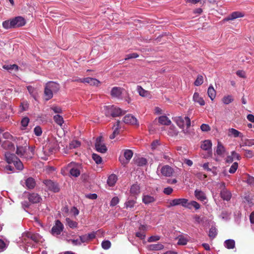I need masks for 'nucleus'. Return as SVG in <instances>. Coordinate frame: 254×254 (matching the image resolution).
<instances>
[{
	"mask_svg": "<svg viewBox=\"0 0 254 254\" xmlns=\"http://www.w3.org/2000/svg\"><path fill=\"white\" fill-rule=\"evenodd\" d=\"M187 242L188 240L186 238L181 237L179 238L178 244L179 245H185L187 244Z\"/></svg>",
	"mask_w": 254,
	"mask_h": 254,
	"instance_id": "052dcab7",
	"label": "nucleus"
},
{
	"mask_svg": "<svg viewBox=\"0 0 254 254\" xmlns=\"http://www.w3.org/2000/svg\"><path fill=\"white\" fill-rule=\"evenodd\" d=\"M53 92L46 85L45 88L44 94L46 97V100H49L53 96Z\"/></svg>",
	"mask_w": 254,
	"mask_h": 254,
	"instance_id": "f704fd0d",
	"label": "nucleus"
},
{
	"mask_svg": "<svg viewBox=\"0 0 254 254\" xmlns=\"http://www.w3.org/2000/svg\"><path fill=\"white\" fill-rule=\"evenodd\" d=\"M79 213L78 210L75 207H71V209L69 211V213L68 214V216L71 217H75Z\"/></svg>",
	"mask_w": 254,
	"mask_h": 254,
	"instance_id": "de8ad7c7",
	"label": "nucleus"
},
{
	"mask_svg": "<svg viewBox=\"0 0 254 254\" xmlns=\"http://www.w3.org/2000/svg\"><path fill=\"white\" fill-rule=\"evenodd\" d=\"M20 184L23 186H24V184H25L26 188L30 190L34 189L36 186L35 181L32 177H29L24 181H21Z\"/></svg>",
	"mask_w": 254,
	"mask_h": 254,
	"instance_id": "1a4fd4ad",
	"label": "nucleus"
},
{
	"mask_svg": "<svg viewBox=\"0 0 254 254\" xmlns=\"http://www.w3.org/2000/svg\"><path fill=\"white\" fill-rule=\"evenodd\" d=\"M101 245L103 249L108 250L111 247V243L109 241L106 240L103 241Z\"/></svg>",
	"mask_w": 254,
	"mask_h": 254,
	"instance_id": "5fc2aeb1",
	"label": "nucleus"
},
{
	"mask_svg": "<svg viewBox=\"0 0 254 254\" xmlns=\"http://www.w3.org/2000/svg\"><path fill=\"white\" fill-rule=\"evenodd\" d=\"M123 121L126 124H131L132 125H139L136 118L130 114L125 116L124 118Z\"/></svg>",
	"mask_w": 254,
	"mask_h": 254,
	"instance_id": "6e6552de",
	"label": "nucleus"
},
{
	"mask_svg": "<svg viewBox=\"0 0 254 254\" xmlns=\"http://www.w3.org/2000/svg\"><path fill=\"white\" fill-rule=\"evenodd\" d=\"M33 154L34 149L28 147L26 140H23V143L22 139L18 144L17 143V155L29 159L32 158Z\"/></svg>",
	"mask_w": 254,
	"mask_h": 254,
	"instance_id": "f257e3e1",
	"label": "nucleus"
},
{
	"mask_svg": "<svg viewBox=\"0 0 254 254\" xmlns=\"http://www.w3.org/2000/svg\"><path fill=\"white\" fill-rule=\"evenodd\" d=\"M29 107V104L26 101H24L21 103L19 106V113H22L23 111H27Z\"/></svg>",
	"mask_w": 254,
	"mask_h": 254,
	"instance_id": "4c0bfd02",
	"label": "nucleus"
},
{
	"mask_svg": "<svg viewBox=\"0 0 254 254\" xmlns=\"http://www.w3.org/2000/svg\"><path fill=\"white\" fill-rule=\"evenodd\" d=\"M26 24L25 19L22 16H17V27L23 26Z\"/></svg>",
	"mask_w": 254,
	"mask_h": 254,
	"instance_id": "c03bdc74",
	"label": "nucleus"
},
{
	"mask_svg": "<svg viewBox=\"0 0 254 254\" xmlns=\"http://www.w3.org/2000/svg\"><path fill=\"white\" fill-rule=\"evenodd\" d=\"M2 26L4 28L6 29L14 28L16 26V17L11 19L3 21Z\"/></svg>",
	"mask_w": 254,
	"mask_h": 254,
	"instance_id": "f8f14e48",
	"label": "nucleus"
},
{
	"mask_svg": "<svg viewBox=\"0 0 254 254\" xmlns=\"http://www.w3.org/2000/svg\"><path fill=\"white\" fill-rule=\"evenodd\" d=\"M244 16V13L239 11H235L230 14L227 17L224 19L225 21L233 20L237 18L242 17Z\"/></svg>",
	"mask_w": 254,
	"mask_h": 254,
	"instance_id": "2eb2a0df",
	"label": "nucleus"
},
{
	"mask_svg": "<svg viewBox=\"0 0 254 254\" xmlns=\"http://www.w3.org/2000/svg\"><path fill=\"white\" fill-rule=\"evenodd\" d=\"M77 82L87 83L91 85L98 86L100 82L95 78L91 77H86L84 78H80L76 80Z\"/></svg>",
	"mask_w": 254,
	"mask_h": 254,
	"instance_id": "0eeeda50",
	"label": "nucleus"
},
{
	"mask_svg": "<svg viewBox=\"0 0 254 254\" xmlns=\"http://www.w3.org/2000/svg\"><path fill=\"white\" fill-rule=\"evenodd\" d=\"M130 192L133 195H137L140 193V187L137 184H133L131 186Z\"/></svg>",
	"mask_w": 254,
	"mask_h": 254,
	"instance_id": "c756f323",
	"label": "nucleus"
},
{
	"mask_svg": "<svg viewBox=\"0 0 254 254\" xmlns=\"http://www.w3.org/2000/svg\"><path fill=\"white\" fill-rule=\"evenodd\" d=\"M28 199L29 201L33 203H38L42 200L41 196L36 193L30 194L29 195Z\"/></svg>",
	"mask_w": 254,
	"mask_h": 254,
	"instance_id": "f3484780",
	"label": "nucleus"
},
{
	"mask_svg": "<svg viewBox=\"0 0 254 254\" xmlns=\"http://www.w3.org/2000/svg\"><path fill=\"white\" fill-rule=\"evenodd\" d=\"M194 195L197 199L202 201H204L206 199L205 193L203 191L198 190H196L194 191Z\"/></svg>",
	"mask_w": 254,
	"mask_h": 254,
	"instance_id": "412c9836",
	"label": "nucleus"
},
{
	"mask_svg": "<svg viewBox=\"0 0 254 254\" xmlns=\"http://www.w3.org/2000/svg\"><path fill=\"white\" fill-rule=\"evenodd\" d=\"M43 182L47 188L48 190L52 191L54 192H57L59 191L60 188L56 183L51 180H45Z\"/></svg>",
	"mask_w": 254,
	"mask_h": 254,
	"instance_id": "39448f33",
	"label": "nucleus"
},
{
	"mask_svg": "<svg viewBox=\"0 0 254 254\" xmlns=\"http://www.w3.org/2000/svg\"><path fill=\"white\" fill-rule=\"evenodd\" d=\"M217 235V229L214 226H212L208 232V236L211 239L215 238Z\"/></svg>",
	"mask_w": 254,
	"mask_h": 254,
	"instance_id": "7c9ffc66",
	"label": "nucleus"
},
{
	"mask_svg": "<svg viewBox=\"0 0 254 254\" xmlns=\"http://www.w3.org/2000/svg\"><path fill=\"white\" fill-rule=\"evenodd\" d=\"M120 121H118L116 123V125H115L113 127V128L114 129L113 132L112 133V134L110 135V138L111 139H114L115 137V136L119 133V129L120 128Z\"/></svg>",
	"mask_w": 254,
	"mask_h": 254,
	"instance_id": "aec40b11",
	"label": "nucleus"
},
{
	"mask_svg": "<svg viewBox=\"0 0 254 254\" xmlns=\"http://www.w3.org/2000/svg\"><path fill=\"white\" fill-rule=\"evenodd\" d=\"M23 168L24 165L23 163L19 159L17 158V170L21 171Z\"/></svg>",
	"mask_w": 254,
	"mask_h": 254,
	"instance_id": "69168bd1",
	"label": "nucleus"
},
{
	"mask_svg": "<svg viewBox=\"0 0 254 254\" xmlns=\"http://www.w3.org/2000/svg\"><path fill=\"white\" fill-rule=\"evenodd\" d=\"M193 99L195 102L198 103L201 106H203L205 104L204 100L199 96V94L197 92L194 93Z\"/></svg>",
	"mask_w": 254,
	"mask_h": 254,
	"instance_id": "393cba45",
	"label": "nucleus"
},
{
	"mask_svg": "<svg viewBox=\"0 0 254 254\" xmlns=\"http://www.w3.org/2000/svg\"><path fill=\"white\" fill-rule=\"evenodd\" d=\"M5 160L8 164H13L16 166V156L13 153L6 152L5 153Z\"/></svg>",
	"mask_w": 254,
	"mask_h": 254,
	"instance_id": "9b49d317",
	"label": "nucleus"
},
{
	"mask_svg": "<svg viewBox=\"0 0 254 254\" xmlns=\"http://www.w3.org/2000/svg\"><path fill=\"white\" fill-rule=\"evenodd\" d=\"M1 147L6 150H13L14 149V144L8 140L3 142L1 144Z\"/></svg>",
	"mask_w": 254,
	"mask_h": 254,
	"instance_id": "b1692460",
	"label": "nucleus"
},
{
	"mask_svg": "<svg viewBox=\"0 0 254 254\" xmlns=\"http://www.w3.org/2000/svg\"><path fill=\"white\" fill-rule=\"evenodd\" d=\"M19 242L25 245H28L33 242L37 243L41 241L42 237L37 234H33L30 232L23 233L21 237L19 238Z\"/></svg>",
	"mask_w": 254,
	"mask_h": 254,
	"instance_id": "f03ea898",
	"label": "nucleus"
},
{
	"mask_svg": "<svg viewBox=\"0 0 254 254\" xmlns=\"http://www.w3.org/2000/svg\"><path fill=\"white\" fill-rule=\"evenodd\" d=\"M188 199L186 198H177L172 200L168 206L169 207L177 205H181L184 207H187Z\"/></svg>",
	"mask_w": 254,
	"mask_h": 254,
	"instance_id": "423d86ee",
	"label": "nucleus"
},
{
	"mask_svg": "<svg viewBox=\"0 0 254 254\" xmlns=\"http://www.w3.org/2000/svg\"><path fill=\"white\" fill-rule=\"evenodd\" d=\"M78 239L80 243V245L82 243H87L89 242V240L87 238V237L86 236V235L80 236Z\"/></svg>",
	"mask_w": 254,
	"mask_h": 254,
	"instance_id": "bf43d9fd",
	"label": "nucleus"
},
{
	"mask_svg": "<svg viewBox=\"0 0 254 254\" xmlns=\"http://www.w3.org/2000/svg\"><path fill=\"white\" fill-rule=\"evenodd\" d=\"M46 86L49 88L54 93H57L60 89V85L56 82H49L46 84Z\"/></svg>",
	"mask_w": 254,
	"mask_h": 254,
	"instance_id": "a211bd4d",
	"label": "nucleus"
},
{
	"mask_svg": "<svg viewBox=\"0 0 254 254\" xmlns=\"http://www.w3.org/2000/svg\"><path fill=\"white\" fill-rule=\"evenodd\" d=\"M117 181V176L115 174H111L108 178L107 183L110 186H113L116 183Z\"/></svg>",
	"mask_w": 254,
	"mask_h": 254,
	"instance_id": "2f4dec72",
	"label": "nucleus"
},
{
	"mask_svg": "<svg viewBox=\"0 0 254 254\" xmlns=\"http://www.w3.org/2000/svg\"><path fill=\"white\" fill-rule=\"evenodd\" d=\"M133 152L131 150L127 149L125 151L124 156L127 160L126 163H127L128 161L132 158Z\"/></svg>",
	"mask_w": 254,
	"mask_h": 254,
	"instance_id": "a19ab883",
	"label": "nucleus"
},
{
	"mask_svg": "<svg viewBox=\"0 0 254 254\" xmlns=\"http://www.w3.org/2000/svg\"><path fill=\"white\" fill-rule=\"evenodd\" d=\"M92 159L97 164H100L102 162V158L98 154L93 153L92 154Z\"/></svg>",
	"mask_w": 254,
	"mask_h": 254,
	"instance_id": "864d4df0",
	"label": "nucleus"
},
{
	"mask_svg": "<svg viewBox=\"0 0 254 254\" xmlns=\"http://www.w3.org/2000/svg\"><path fill=\"white\" fill-rule=\"evenodd\" d=\"M119 201V199L118 197H113L111 202H110V205L112 206H114L116 205Z\"/></svg>",
	"mask_w": 254,
	"mask_h": 254,
	"instance_id": "774afa93",
	"label": "nucleus"
},
{
	"mask_svg": "<svg viewBox=\"0 0 254 254\" xmlns=\"http://www.w3.org/2000/svg\"><path fill=\"white\" fill-rule=\"evenodd\" d=\"M95 146L96 150L100 153H105L107 151V148L104 143L102 136H100L96 138Z\"/></svg>",
	"mask_w": 254,
	"mask_h": 254,
	"instance_id": "20e7f679",
	"label": "nucleus"
},
{
	"mask_svg": "<svg viewBox=\"0 0 254 254\" xmlns=\"http://www.w3.org/2000/svg\"><path fill=\"white\" fill-rule=\"evenodd\" d=\"M233 98L231 95L225 96L223 98L222 101L225 104H229L233 101Z\"/></svg>",
	"mask_w": 254,
	"mask_h": 254,
	"instance_id": "603ef678",
	"label": "nucleus"
},
{
	"mask_svg": "<svg viewBox=\"0 0 254 254\" xmlns=\"http://www.w3.org/2000/svg\"><path fill=\"white\" fill-rule=\"evenodd\" d=\"M246 182L251 185H254V178L252 176H250L249 175H247L246 178Z\"/></svg>",
	"mask_w": 254,
	"mask_h": 254,
	"instance_id": "4d7b16f0",
	"label": "nucleus"
},
{
	"mask_svg": "<svg viewBox=\"0 0 254 254\" xmlns=\"http://www.w3.org/2000/svg\"><path fill=\"white\" fill-rule=\"evenodd\" d=\"M158 122L160 125L169 126L171 121L165 116H162L158 118Z\"/></svg>",
	"mask_w": 254,
	"mask_h": 254,
	"instance_id": "4be33fe9",
	"label": "nucleus"
},
{
	"mask_svg": "<svg viewBox=\"0 0 254 254\" xmlns=\"http://www.w3.org/2000/svg\"><path fill=\"white\" fill-rule=\"evenodd\" d=\"M14 166L13 165H11L10 164H8L5 167V170L6 171L7 173H10V172H13L14 171Z\"/></svg>",
	"mask_w": 254,
	"mask_h": 254,
	"instance_id": "338daca9",
	"label": "nucleus"
},
{
	"mask_svg": "<svg viewBox=\"0 0 254 254\" xmlns=\"http://www.w3.org/2000/svg\"><path fill=\"white\" fill-rule=\"evenodd\" d=\"M203 76L201 75H198L197 77V78L196 79L195 81H194V85L195 86H199L201 85L203 83Z\"/></svg>",
	"mask_w": 254,
	"mask_h": 254,
	"instance_id": "8fccbe9b",
	"label": "nucleus"
},
{
	"mask_svg": "<svg viewBox=\"0 0 254 254\" xmlns=\"http://www.w3.org/2000/svg\"><path fill=\"white\" fill-rule=\"evenodd\" d=\"M63 229V223H55V225L52 228L51 233L53 235H58L61 233Z\"/></svg>",
	"mask_w": 254,
	"mask_h": 254,
	"instance_id": "ddd939ff",
	"label": "nucleus"
},
{
	"mask_svg": "<svg viewBox=\"0 0 254 254\" xmlns=\"http://www.w3.org/2000/svg\"><path fill=\"white\" fill-rule=\"evenodd\" d=\"M161 172L162 174L166 177H170L173 173V169L168 165H166L161 168Z\"/></svg>",
	"mask_w": 254,
	"mask_h": 254,
	"instance_id": "4468645a",
	"label": "nucleus"
},
{
	"mask_svg": "<svg viewBox=\"0 0 254 254\" xmlns=\"http://www.w3.org/2000/svg\"><path fill=\"white\" fill-rule=\"evenodd\" d=\"M238 164L237 162L234 163L231 166L229 172L231 174L234 173L238 168Z\"/></svg>",
	"mask_w": 254,
	"mask_h": 254,
	"instance_id": "6e6d98bb",
	"label": "nucleus"
},
{
	"mask_svg": "<svg viewBox=\"0 0 254 254\" xmlns=\"http://www.w3.org/2000/svg\"><path fill=\"white\" fill-rule=\"evenodd\" d=\"M113 111H114L112 113L113 117H119V116H122L123 115H124L126 113L125 111H123L121 109L118 108L115 106L114 107Z\"/></svg>",
	"mask_w": 254,
	"mask_h": 254,
	"instance_id": "bb28decb",
	"label": "nucleus"
},
{
	"mask_svg": "<svg viewBox=\"0 0 254 254\" xmlns=\"http://www.w3.org/2000/svg\"><path fill=\"white\" fill-rule=\"evenodd\" d=\"M136 163L138 166H143L146 165L147 161L144 158H138L136 160Z\"/></svg>",
	"mask_w": 254,
	"mask_h": 254,
	"instance_id": "79ce46f5",
	"label": "nucleus"
},
{
	"mask_svg": "<svg viewBox=\"0 0 254 254\" xmlns=\"http://www.w3.org/2000/svg\"><path fill=\"white\" fill-rule=\"evenodd\" d=\"M123 89L119 87H114L112 89L111 95L112 97L120 98L122 93Z\"/></svg>",
	"mask_w": 254,
	"mask_h": 254,
	"instance_id": "dca6fc26",
	"label": "nucleus"
},
{
	"mask_svg": "<svg viewBox=\"0 0 254 254\" xmlns=\"http://www.w3.org/2000/svg\"><path fill=\"white\" fill-rule=\"evenodd\" d=\"M207 94L211 100H213L216 96V91L212 85L209 86L207 90Z\"/></svg>",
	"mask_w": 254,
	"mask_h": 254,
	"instance_id": "72a5a7b5",
	"label": "nucleus"
},
{
	"mask_svg": "<svg viewBox=\"0 0 254 254\" xmlns=\"http://www.w3.org/2000/svg\"><path fill=\"white\" fill-rule=\"evenodd\" d=\"M55 122L60 126H62L64 123V120L62 116L59 115H57L54 117Z\"/></svg>",
	"mask_w": 254,
	"mask_h": 254,
	"instance_id": "a18cd8bd",
	"label": "nucleus"
},
{
	"mask_svg": "<svg viewBox=\"0 0 254 254\" xmlns=\"http://www.w3.org/2000/svg\"><path fill=\"white\" fill-rule=\"evenodd\" d=\"M212 143L210 140H205L203 141L201 145V148L204 150H209L211 149Z\"/></svg>",
	"mask_w": 254,
	"mask_h": 254,
	"instance_id": "a878e982",
	"label": "nucleus"
},
{
	"mask_svg": "<svg viewBox=\"0 0 254 254\" xmlns=\"http://www.w3.org/2000/svg\"><path fill=\"white\" fill-rule=\"evenodd\" d=\"M80 145V142L77 140H73L69 144V149L75 148Z\"/></svg>",
	"mask_w": 254,
	"mask_h": 254,
	"instance_id": "3c124183",
	"label": "nucleus"
},
{
	"mask_svg": "<svg viewBox=\"0 0 254 254\" xmlns=\"http://www.w3.org/2000/svg\"><path fill=\"white\" fill-rule=\"evenodd\" d=\"M200 129L202 131L207 132L210 130V127L207 124H203L200 126Z\"/></svg>",
	"mask_w": 254,
	"mask_h": 254,
	"instance_id": "680f3d73",
	"label": "nucleus"
},
{
	"mask_svg": "<svg viewBox=\"0 0 254 254\" xmlns=\"http://www.w3.org/2000/svg\"><path fill=\"white\" fill-rule=\"evenodd\" d=\"M174 121L176 122L177 125L181 128L184 129L185 125H186L187 128L190 127V120L188 117H185L184 118L181 117H176L174 119ZM183 131L184 133H188V130L183 129Z\"/></svg>",
	"mask_w": 254,
	"mask_h": 254,
	"instance_id": "7ed1b4c3",
	"label": "nucleus"
},
{
	"mask_svg": "<svg viewBox=\"0 0 254 254\" xmlns=\"http://www.w3.org/2000/svg\"><path fill=\"white\" fill-rule=\"evenodd\" d=\"M228 131V136L233 135L235 137H238L241 134L240 132L233 128L229 129Z\"/></svg>",
	"mask_w": 254,
	"mask_h": 254,
	"instance_id": "37998d69",
	"label": "nucleus"
},
{
	"mask_svg": "<svg viewBox=\"0 0 254 254\" xmlns=\"http://www.w3.org/2000/svg\"><path fill=\"white\" fill-rule=\"evenodd\" d=\"M70 175L75 177H77L80 174V170L77 167H73L70 170Z\"/></svg>",
	"mask_w": 254,
	"mask_h": 254,
	"instance_id": "58836bf2",
	"label": "nucleus"
},
{
	"mask_svg": "<svg viewBox=\"0 0 254 254\" xmlns=\"http://www.w3.org/2000/svg\"><path fill=\"white\" fill-rule=\"evenodd\" d=\"M142 202L145 204H149L156 201V196L152 195L150 194H143L142 195Z\"/></svg>",
	"mask_w": 254,
	"mask_h": 254,
	"instance_id": "9d476101",
	"label": "nucleus"
},
{
	"mask_svg": "<svg viewBox=\"0 0 254 254\" xmlns=\"http://www.w3.org/2000/svg\"><path fill=\"white\" fill-rule=\"evenodd\" d=\"M200 204L195 201H188L186 208L189 209H192L193 208L195 210H198L200 208Z\"/></svg>",
	"mask_w": 254,
	"mask_h": 254,
	"instance_id": "5701e85b",
	"label": "nucleus"
},
{
	"mask_svg": "<svg viewBox=\"0 0 254 254\" xmlns=\"http://www.w3.org/2000/svg\"><path fill=\"white\" fill-rule=\"evenodd\" d=\"M220 195L221 197L226 201L229 200L232 196L231 192L225 189L221 191Z\"/></svg>",
	"mask_w": 254,
	"mask_h": 254,
	"instance_id": "6ab92c4d",
	"label": "nucleus"
},
{
	"mask_svg": "<svg viewBox=\"0 0 254 254\" xmlns=\"http://www.w3.org/2000/svg\"><path fill=\"white\" fill-rule=\"evenodd\" d=\"M135 203H136V201L135 200L128 199L125 203L126 207L127 208H131L134 207Z\"/></svg>",
	"mask_w": 254,
	"mask_h": 254,
	"instance_id": "09e8293b",
	"label": "nucleus"
},
{
	"mask_svg": "<svg viewBox=\"0 0 254 254\" xmlns=\"http://www.w3.org/2000/svg\"><path fill=\"white\" fill-rule=\"evenodd\" d=\"M34 131L36 136H40L42 133V129L39 126L36 127L34 129Z\"/></svg>",
	"mask_w": 254,
	"mask_h": 254,
	"instance_id": "0e129e2a",
	"label": "nucleus"
},
{
	"mask_svg": "<svg viewBox=\"0 0 254 254\" xmlns=\"http://www.w3.org/2000/svg\"><path fill=\"white\" fill-rule=\"evenodd\" d=\"M137 91L139 95L142 97H147L150 95L149 91L144 90L140 86H137Z\"/></svg>",
	"mask_w": 254,
	"mask_h": 254,
	"instance_id": "c85d7f7f",
	"label": "nucleus"
},
{
	"mask_svg": "<svg viewBox=\"0 0 254 254\" xmlns=\"http://www.w3.org/2000/svg\"><path fill=\"white\" fill-rule=\"evenodd\" d=\"M164 246L162 244L158 243L156 244H152L149 246V248L151 250L158 251L163 249Z\"/></svg>",
	"mask_w": 254,
	"mask_h": 254,
	"instance_id": "e433bc0d",
	"label": "nucleus"
},
{
	"mask_svg": "<svg viewBox=\"0 0 254 254\" xmlns=\"http://www.w3.org/2000/svg\"><path fill=\"white\" fill-rule=\"evenodd\" d=\"M138 57V55L136 53H134L129 54L126 56V58H125V60H127L131 59L136 58Z\"/></svg>",
	"mask_w": 254,
	"mask_h": 254,
	"instance_id": "e2e57ef3",
	"label": "nucleus"
},
{
	"mask_svg": "<svg viewBox=\"0 0 254 254\" xmlns=\"http://www.w3.org/2000/svg\"><path fill=\"white\" fill-rule=\"evenodd\" d=\"M224 245L227 249H232L235 247V242L232 239L227 240L224 242Z\"/></svg>",
	"mask_w": 254,
	"mask_h": 254,
	"instance_id": "c9c22d12",
	"label": "nucleus"
},
{
	"mask_svg": "<svg viewBox=\"0 0 254 254\" xmlns=\"http://www.w3.org/2000/svg\"><path fill=\"white\" fill-rule=\"evenodd\" d=\"M114 105H109L104 107V113L106 116L109 117L111 116L112 117V113L114 110Z\"/></svg>",
	"mask_w": 254,
	"mask_h": 254,
	"instance_id": "cd10ccee",
	"label": "nucleus"
},
{
	"mask_svg": "<svg viewBox=\"0 0 254 254\" xmlns=\"http://www.w3.org/2000/svg\"><path fill=\"white\" fill-rule=\"evenodd\" d=\"M66 241L68 243H69V244L71 243L74 246L80 245V243H79L78 239H67Z\"/></svg>",
	"mask_w": 254,
	"mask_h": 254,
	"instance_id": "13d9d810",
	"label": "nucleus"
},
{
	"mask_svg": "<svg viewBox=\"0 0 254 254\" xmlns=\"http://www.w3.org/2000/svg\"><path fill=\"white\" fill-rule=\"evenodd\" d=\"M2 68L6 70H7L9 73H12V71L14 69H16V64H5L3 65Z\"/></svg>",
	"mask_w": 254,
	"mask_h": 254,
	"instance_id": "ea45409f",
	"label": "nucleus"
},
{
	"mask_svg": "<svg viewBox=\"0 0 254 254\" xmlns=\"http://www.w3.org/2000/svg\"><path fill=\"white\" fill-rule=\"evenodd\" d=\"M225 151V149L222 144L218 141L217 146L216 150V152L218 155H222L224 154Z\"/></svg>",
	"mask_w": 254,
	"mask_h": 254,
	"instance_id": "473e14b6",
	"label": "nucleus"
},
{
	"mask_svg": "<svg viewBox=\"0 0 254 254\" xmlns=\"http://www.w3.org/2000/svg\"><path fill=\"white\" fill-rule=\"evenodd\" d=\"M29 122V119L28 117L23 118L21 121V125L22 126L21 129L24 130L28 126Z\"/></svg>",
	"mask_w": 254,
	"mask_h": 254,
	"instance_id": "49530a36",
	"label": "nucleus"
}]
</instances>
